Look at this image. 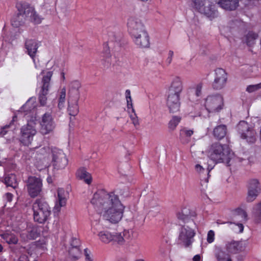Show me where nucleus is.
I'll return each mask as SVG.
<instances>
[{
    "label": "nucleus",
    "mask_w": 261,
    "mask_h": 261,
    "mask_svg": "<svg viewBox=\"0 0 261 261\" xmlns=\"http://www.w3.org/2000/svg\"><path fill=\"white\" fill-rule=\"evenodd\" d=\"M196 225L193 221H189L182 225L179 230L178 241L186 247L189 246L194 241L196 234Z\"/></svg>",
    "instance_id": "obj_7"
},
{
    "label": "nucleus",
    "mask_w": 261,
    "mask_h": 261,
    "mask_svg": "<svg viewBox=\"0 0 261 261\" xmlns=\"http://www.w3.org/2000/svg\"><path fill=\"white\" fill-rule=\"evenodd\" d=\"M69 253L73 258L77 259L81 254V250L78 247H72L69 251Z\"/></svg>",
    "instance_id": "obj_47"
},
{
    "label": "nucleus",
    "mask_w": 261,
    "mask_h": 261,
    "mask_svg": "<svg viewBox=\"0 0 261 261\" xmlns=\"http://www.w3.org/2000/svg\"><path fill=\"white\" fill-rule=\"evenodd\" d=\"M239 5V0H221L219 6L226 10H234Z\"/></svg>",
    "instance_id": "obj_28"
},
{
    "label": "nucleus",
    "mask_w": 261,
    "mask_h": 261,
    "mask_svg": "<svg viewBox=\"0 0 261 261\" xmlns=\"http://www.w3.org/2000/svg\"><path fill=\"white\" fill-rule=\"evenodd\" d=\"M49 151V148L48 147H42L40 148L37 151V152H40L41 154L44 155L45 154L48 152Z\"/></svg>",
    "instance_id": "obj_54"
},
{
    "label": "nucleus",
    "mask_w": 261,
    "mask_h": 261,
    "mask_svg": "<svg viewBox=\"0 0 261 261\" xmlns=\"http://www.w3.org/2000/svg\"><path fill=\"white\" fill-rule=\"evenodd\" d=\"M132 233L128 230H124L122 232H113L112 242L113 243L119 245H123L126 240L130 238Z\"/></svg>",
    "instance_id": "obj_22"
},
{
    "label": "nucleus",
    "mask_w": 261,
    "mask_h": 261,
    "mask_svg": "<svg viewBox=\"0 0 261 261\" xmlns=\"http://www.w3.org/2000/svg\"><path fill=\"white\" fill-rule=\"evenodd\" d=\"M53 73L51 71H47L43 76L42 79V86L41 90L44 92L49 91L50 87V82L51 80Z\"/></svg>",
    "instance_id": "obj_32"
},
{
    "label": "nucleus",
    "mask_w": 261,
    "mask_h": 261,
    "mask_svg": "<svg viewBox=\"0 0 261 261\" xmlns=\"http://www.w3.org/2000/svg\"><path fill=\"white\" fill-rule=\"evenodd\" d=\"M193 134V130L184 128L180 130V139L183 143H188L189 141V138Z\"/></svg>",
    "instance_id": "obj_37"
},
{
    "label": "nucleus",
    "mask_w": 261,
    "mask_h": 261,
    "mask_svg": "<svg viewBox=\"0 0 261 261\" xmlns=\"http://www.w3.org/2000/svg\"><path fill=\"white\" fill-rule=\"evenodd\" d=\"M252 215L256 223H261V202L255 205L252 210Z\"/></svg>",
    "instance_id": "obj_38"
},
{
    "label": "nucleus",
    "mask_w": 261,
    "mask_h": 261,
    "mask_svg": "<svg viewBox=\"0 0 261 261\" xmlns=\"http://www.w3.org/2000/svg\"><path fill=\"white\" fill-rule=\"evenodd\" d=\"M158 203L155 199L154 198L152 194H149L145 199V205L147 207H154L157 206Z\"/></svg>",
    "instance_id": "obj_42"
},
{
    "label": "nucleus",
    "mask_w": 261,
    "mask_h": 261,
    "mask_svg": "<svg viewBox=\"0 0 261 261\" xmlns=\"http://www.w3.org/2000/svg\"><path fill=\"white\" fill-rule=\"evenodd\" d=\"M203 87V84L199 83L196 84L193 87L194 94L196 97H199L202 94V89Z\"/></svg>",
    "instance_id": "obj_46"
},
{
    "label": "nucleus",
    "mask_w": 261,
    "mask_h": 261,
    "mask_svg": "<svg viewBox=\"0 0 261 261\" xmlns=\"http://www.w3.org/2000/svg\"><path fill=\"white\" fill-rule=\"evenodd\" d=\"M182 89V79L179 76H175L172 80L168 90V93L180 95Z\"/></svg>",
    "instance_id": "obj_23"
},
{
    "label": "nucleus",
    "mask_w": 261,
    "mask_h": 261,
    "mask_svg": "<svg viewBox=\"0 0 261 261\" xmlns=\"http://www.w3.org/2000/svg\"><path fill=\"white\" fill-rule=\"evenodd\" d=\"M53 166L57 170L64 169L68 164V160L62 150L54 148L52 150Z\"/></svg>",
    "instance_id": "obj_14"
},
{
    "label": "nucleus",
    "mask_w": 261,
    "mask_h": 261,
    "mask_svg": "<svg viewBox=\"0 0 261 261\" xmlns=\"http://www.w3.org/2000/svg\"><path fill=\"white\" fill-rule=\"evenodd\" d=\"M81 84L78 80L71 81L68 86V98L79 99Z\"/></svg>",
    "instance_id": "obj_20"
},
{
    "label": "nucleus",
    "mask_w": 261,
    "mask_h": 261,
    "mask_svg": "<svg viewBox=\"0 0 261 261\" xmlns=\"http://www.w3.org/2000/svg\"><path fill=\"white\" fill-rule=\"evenodd\" d=\"M19 118H20V116ZM19 120L20 119H18L17 116H14L9 124L5 125L2 128L0 132V135L3 137L5 136L8 132L10 130L13 131L17 129L20 125Z\"/></svg>",
    "instance_id": "obj_27"
},
{
    "label": "nucleus",
    "mask_w": 261,
    "mask_h": 261,
    "mask_svg": "<svg viewBox=\"0 0 261 261\" xmlns=\"http://www.w3.org/2000/svg\"><path fill=\"white\" fill-rule=\"evenodd\" d=\"M18 13L14 15L11 19V24L16 28L22 25L28 19L35 23H40L41 17L36 13L34 8L27 3L19 2L16 5Z\"/></svg>",
    "instance_id": "obj_4"
},
{
    "label": "nucleus",
    "mask_w": 261,
    "mask_h": 261,
    "mask_svg": "<svg viewBox=\"0 0 261 261\" xmlns=\"http://www.w3.org/2000/svg\"><path fill=\"white\" fill-rule=\"evenodd\" d=\"M130 118L132 121L133 124L135 126H137L139 125V121L138 118L135 112L133 114L130 115Z\"/></svg>",
    "instance_id": "obj_52"
},
{
    "label": "nucleus",
    "mask_w": 261,
    "mask_h": 261,
    "mask_svg": "<svg viewBox=\"0 0 261 261\" xmlns=\"http://www.w3.org/2000/svg\"><path fill=\"white\" fill-rule=\"evenodd\" d=\"M180 120V117L177 116H173L168 123V128L171 130H174Z\"/></svg>",
    "instance_id": "obj_43"
},
{
    "label": "nucleus",
    "mask_w": 261,
    "mask_h": 261,
    "mask_svg": "<svg viewBox=\"0 0 261 261\" xmlns=\"http://www.w3.org/2000/svg\"><path fill=\"white\" fill-rule=\"evenodd\" d=\"M40 231L37 227H29L26 230H23L21 232L20 237L24 241L34 240L39 237Z\"/></svg>",
    "instance_id": "obj_25"
},
{
    "label": "nucleus",
    "mask_w": 261,
    "mask_h": 261,
    "mask_svg": "<svg viewBox=\"0 0 261 261\" xmlns=\"http://www.w3.org/2000/svg\"><path fill=\"white\" fill-rule=\"evenodd\" d=\"M257 35L253 32H249L246 36V43L251 46L254 44L255 40L257 39Z\"/></svg>",
    "instance_id": "obj_44"
},
{
    "label": "nucleus",
    "mask_w": 261,
    "mask_h": 261,
    "mask_svg": "<svg viewBox=\"0 0 261 261\" xmlns=\"http://www.w3.org/2000/svg\"><path fill=\"white\" fill-rule=\"evenodd\" d=\"M66 95V88H62L59 92L58 108L60 110L64 107Z\"/></svg>",
    "instance_id": "obj_39"
},
{
    "label": "nucleus",
    "mask_w": 261,
    "mask_h": 261,
    "mask_svg": "<svg viewBox=\"0 0 261 261\" xmlns=\"http://www.w3.org/2000/svg\"><path fill=\"white\" fill-rule=\"evenodd\" d=\"M68 192L62 188H59L57 190V196L56 198L54 211L59 212L62 207L65 206L68 198Z\"/></svg>",
    "instance_id": "obj_19"
},
{
    "label": "nucleus",
    "mask_w": 261,
    "mask_h": 261,
    "mask_svg": "<svg viewBox=\"0 0 261 261\" xmlns=\"http://www.w3.org/2000/svg\"><path fill=\"white\" fill-rule=\"evenodd\" d=\"M215 77L213 84L215 89L220 90L225 86L227 80L226 71L222 68H217L215 71Z\"/></svg>",
    "instance_id": "obj_16"
},
{
    "label": "nucleus",
    "mask_w": 261,
    "mask_h": 261,
    "mask_svg": "<svg viewBox=\"0 0 261 261\" xmlns=\"http://www.w3.org/2000/svg\"><path fill=\"white\" fill-rule=\"evenodd\" d=\"M40 42L33 39L26 40L25 47L27 50L28 55L32 58H34L38 48L40 46Z\"/></svg>",
    "instance_id": "obj_26"
},
{
    "label": "nucleus",
    "mask_w": 261,
    "mask_h": 261,
    "mask_svg": "<svg viewBox=\"0 0 261 261\" xmlns=\"http://www.w3.org/2000/svg\"><path fill=\"white\" fill-rule=\"evenodd\" d=\"M114 40L116 41H117L119 39L116 38L115 35H113V37H110L109 39V45L110 44L111 42H113Z\"/></svg>",
    "instance_id": "obj_58"
},
{
    "label": "nucleus",
    "mask_w": 261,
    "mask_h": 261,
    "mask_svg": "<svg viewBox=\"0 0 261 261\" xmlns=\"http://www.w3.org/2000/svg\"><path fill=\"white\" fill-rule=\"evenodd\" d=\"M180 95L168 93L167 105L171 113H176L180 108Z\"/></svg>",
    "instance_id": "obj_21"
},
{
    "label": "nucleus",
    "mask_w": 261,
    "mask_h": 261,
    "mask_svg": "<svg viewBox=\"0 0 261 261\" xmlns=\"http://www.w3.org/2000/svg\"><path fill=\"white\" fill-rule=\"evenodd\" d=\"M233 215L234 220H237L240 218V221L242 223L246 222L248 220L246 212L241 208H237L234 212Z\"/></svg>",
    "instance_id": "obj_35"
},
{
    "label": "nucleus",
    "mask_w": 261,
    "mask_h": 261,
    "mask_svg": "<svg viewBox=\"0 0 261 261\" xmlns=\"http://www.w3.org/2000/svg\"><path fill=\"white\" fill-rule=\"evenodd\" d=\"M261 189L259 182L256 179H251L247 183V194L246 201L253 202L260 193Z\"/></svg>",
    "instance_id": "obj_10"
},
{
    "label": "nucleus",
    "mask_w": 261,
    "mask_h": 261,
    "mask_svg": "<svg viewBox=\"0 0 261 261\" xmlns=\"http://www.w3.org/2000/svg\"><path fill=\"white\" fill-rule=\"evenodd\" d=\"M102 54V65L106 69H108L112 64L111 55L109 47L106 46Z\"/></svg>",
    "instance_id": "obj_31"
},
{
    "label": "nucleus",
    "mask_w": 261,
    "mask_h": 261,
    "mask_svg": "<svg viewBox=\"0 0 261 261\" xmlns=\"http://www.w3.org/2000/svg\"><path fill=\"white\" fill-rule=\"evenodd\" d=\"M227 132L226 126L225 125H220L214 129L213 134L215 138L218 139H222L223 138Z\"/></svg>",
    "instance_id": "obj_33"
},
{
    "label": "nucleus",
    "mask_w": 261,
    "mask_h": 261,
    "mask_svg": "<svg viewBox=\"0 0 261 261\" xmlns=\"http://www.w3.org/2000/svg\"><path fill=\"white\" fill-rule=\"evenodd\" d=\"M247 246L246 241L238 242L233 240L227 242L223 248L231 256L232 254L245 250Z\"/></svg>",
    "instance_id": "obj_17"
},
{
    "label": "nucleus",
    "mask_w": 261,
    "mask_h": 261,
    "mask_svg": "<svg viewBox=\"0 0 261 261\" xmlns=\"http://www.w3.org/2000/svg\"><path fill=\"white\" fill-rule=\"evenodd\" d=\"M78 178L83 180L86 184L90 185L92 182V176L85 168H81L77 170L76 173Z\"/></svg>",
    "instance_id": "obj_30"
},
{
    "label": "nucleus",
    "mask_w": 261,
    "mask_h": 261,
    "mask_svg": "<svg viewBox=\"0 0 261 261\" xmlns=\"http://www.w3.org/2000/svg\"><path fill=\"white\" fill-rule=\"evenodd\" d=\"M79 99L68 98V112L70 115L75 116L79 112L78 101Z\"/></svg>",
    "instance_id": "obj_29"
},
{
    "label": "nucleus",
    "mask_w": 261,
    "mask_h": 261,
    "mask_svg": "<svg viewBox=\"0 0 261 261\" xmlns=\"http://www.w3.org/2000/svg\"><path fill=\"white\" fill-rule=\"evenodd\" d=\"M207 154L215 165L218 163H223L229 166L231 160H234V154L229 147L226 144L215 142L207 148Z\"/></svg>",
    "instance_id": "obj_3"
},
{
    "label": "nucleus",
    "mask_w": 261,
    "mask_h": 261,
    "mask_svg": "<svg viewBox=\"0 0 261 261\" xmlns=\"http://www.w3.org/2000/svg\"><path fill=\"white\" fill-rule=\"evenodd\" d=\"M101 225L99 221H95L91 223V229L94 233L98 232L99 240L105 244L112 242L113 232L108 230H100Z\"/></svg>",
    "instance_id": "obj_13"
},
{
    "label": "nucleus",
    "mask_w": 261,
    "mask_h": 261,
    "mask_svg": "<svg viewBox=\"0 0 261 261\" xmlns=\"http://www.w3.org/2000/svg\"><path fill=\"white\" fill-rule=\"evenodd\" d=\"M135 261H145V260L144 259H137Z\"/></svg>",
    "instance_id": "obj_63"
},
{
    "label": "nucleus",
    "mask_w": 261,
    "mask_h": 261,
    "mask_svg": "<svg viewBox=\"0 0 261 261\" xmlns=\"http://www.w3.org/2000/svg\"><path fill=\"white\" fill-rule=\"evenodd\" d=\"M215 233L214 230H209L207 234V242L210 244L212 243L215 240Z\"/></svg>",
    "instance_id": "obj_50"
},
{
    "label": "nucleus",
    "mask_w": 261,
    "mask_h": 261,
    "mask_svg": "<svg viewBox=\"0 0 261 261\" xmlns=\"http://www.w3.org/2000/svg\"><path fill=\"white\" fill-rule=\"evenodd\" d=\"M48 91L44 92L43 90H41L39 96V102L42 106H45L47 103V97L46 95L48 94Z\"/></svg>",
    "instance_id": "obj_45"
},
{
    "label": "nucleus",
    "mask_w": 261,
    "mask_h": 261,
    "mask_svg": "<svg viewBox=\"0 0 261 261\" xmlns=\"http://www.w3.org/2000/svg\"><path fill=\"white\" fill-rule=\"evenodd\" d=\"M1 236L9 244H16L18 242L17 238L11 232L7 231L1 233Z\"/></svg>",
    "instance_id": "obj_34"
},
{
    "label": "nucleus",
    "mask_w": 261,
    "mask_h": 261,
    "mask_svg": "<svg viewBox=\"0 0 261 261\" xmlns=\"http://www.w3.org/2000/svg\"><path fill=\"white\" fill-rule=\"evenodd\" d=\"M42 186V180L40 178L35 176L29 177L27 187L29 194L31 197L37 196L41 191Z\"/></svg>",
    "instance_id": "obj_12"
},
{
    "label": "nucleus",
    "mask_w": 261,
    "mask_h": 261,
    "mask_svg": "<svg viewBox=\"0 0 261 261\" xmlns=\"http://www.w3.org/2000/svg\"><path fill=\"white\" fill-rule=\"evenodd\" d=\"M174 56V52L172 50H169L167 54V57L166 59V63L169 65H170L172 61Z\"/></svg>",
    "instance_id": "obj_51"
},
{
    "label": "nucleus",
    "mask_w": 261,
    "mask_h": 261,
    "mask_svg": "<svg viewBox=\"0 0 261 261\" xmlns=\"http://www.w3.org/2000/svg\"><path fill=\"white\" fill-rule=\"evenodd\" d=\"M85 254H86V260L87 261H92V259L91 257L89 256V255L87 253V250L85 249Z\"/></svg>",
    "instance_id": "obj_60"
},
{
    "label": "nucleus",
    "mask_w": 261,
    "mask_h": 261,
    "mask_svg": "<svg viewBox=\"0 0 261 261\" xmlns=\"http://www.w3.org/2000/svg\"><path fill=\"white\" fill-rule=\"evenodd\" d=\"M231 228L236 233H242L244 230V226L242 223H233Z\"/></svg>",
    "instance_id": "obj_48"
},
{
    "label": "nucleus",
    "mask_w": 261,
    "mask_h": 261,
    "mask_svg": "<svg viewBox=\"0 0 261 261\" xmlns=\"http://www.w3.org/2000/svg\"><path fill=\"white\" fill-rule=\"evenodd\" d=\"M134 43L140 48H148L150 45L149 37L146 30L131 35Z\"/></svg>",
    "instance_id": "obj_15"
},
{
    "label": "nucleus",
    "mask_w": 261,
    "mask_h": 261,
    "mask_svg": "<svg viewBox=\"0 0 261 261\" xmlns=\"http://www.w3.org/2000/svg\"><path fill=\"white\" fill-rule=\"evenodd\" d=\"M125 95L126 99L131 97L130 91L128 89L126 90L125 92Z\"/></svg>",
    "instance_id": "obj_59"
},
{
    "label": "nucleus",
    "mask_w": 261,
    "mask_h": 261,
    "mask_svg": "<svg viewBox=\"0 0 261 261\" xmlns=\"http://www.w3.org/2000/svg\"><path fill=\"white\" fill-rule=\"evenodd\" d=\"M127 28L130 36L146 30L142 21L136 17H131L128 19Z\"/></svg>",
    "instance_id": "obj_18"
},
{
    "label": "nucleus",
    "mask_w": 261,
    "mask_h": 261,
    "mask_svg": "<svg viewBox=\"0 0 261 261\" xmlns=\"http://www.w3.org/2000/svg\"><path fill=\"white\" fill-rule=\"evenodd\" d=\"M3 250V247L0 244V252L2 251Z\"/></svg>",
    "instance_id": "obj_64"
},
{
    "label": "nucleus",
    "mask_w": 261,
    "mask_h": 261,
    "mask_svg": "<svg viewBox=\"0 0 261 261\" xmlns=\"http://www.w3.org/2000/svg\"><path fill=\"white\" fill-rule=\"evenodd\" d=\"M189 210L184 208L177 214V217L178 219L182 221L185 224H187V222L191 221L189 219Z\"/></svg>",
    "instance_id": "obj_41"
},
{
    "label": "nucleus",
    "mask_w": 261,
    "mask_h": 261,
    "mask_svg": "<svg viewBox=\"0 0 261 261\" xmlns=\"http://www.w3.org/2000/svg\"><path fill=\"white\" fill-rule=\"evenodd\" d=\"M5 197L8 201H11L12 199L13 195L10 193H7L6 194Z\"/></svg>",
    "instance_id": "obj_57"
},
{
    "label": "nucleus",
    "mask_w": 261,
    "mask_h": 261,
    "mask_svg": "<svg viewBox=\"0 0 261 261\" xmlns=\"http://www.w3.org/2000/svg\"><path fill=\"white\" fill-rule=\"evenodd\" d=\"M34 219L36 222L43 223L49 217L51 211L48 204L43 200L38 199L33 203Z\"/></svg>",
    "instance_id": "obj_5"
},
{
    "label": "nucleus",
    "mask_w": 261,
    "mask_h": 261,
    "mask_svg": "<svg viewBox=\"0 0 261 261\" xmlns=\"http://www.w3.org/2000/svg\"><path fill=\"white\" fill-rule=\"evenodd\" d=\"M61 79L63 81L65 80V76L64 72H61Z\"/></svg>",
    "instance_id": "obj_62"
},
{
    "label": "nucleus",
    "mask_w": 261,
    "mask_h": 261,
    "mask_svg": "<svg viewBox=\"0 0 261 261\" xmlns=\"http://www.w3.org/2000/svg\"><path fill=\"white\" fill-rule=\"evenodd\" d=\"M4 182L7 186L11 187L13 188H15L17 186L16 176L13 174L6 175Z\"/></svg>",
    "instance_id": "obj_40"
},
{
    "label": "nucleus",
    "mask_w": 261,
    "mask_h": 261,
    "mask_svg": "<svg viewBox=\"0 0 261 261\" xmlns=\"http://www.w3.org/2000/svg\"><path fill=\"white\" fill-rule=\"evenodd\" d=\"M126 102H127V108L128 111L129 112H130L131 111L133 113H134L135 110L133 108L132 97L126 99Z\"/></svg>",
    "instance_id": "obj_53"
},
{
    "label": "nucleus",
    "mask_w": 261,
    "mask_h": 261,
    "mask_svg": "<svg viewBox=\"0 0 261 261\" xmlns=\"http://www.w3.org/2000/svg\"><path fill=\"white\" fill-rule=\"evenodd\" d=\"M214 255L217 261H232L231 255L222 247L215 246Z\"/></svg>",
    "instance_id": "obj_24"
},
{
    "label": "nucleus",
    "mask_w": 261,
    "mask_h": 261,
    "mask_svg": "<svg viewBox=\"0 0 261 261\" xmlns=\"http://www.w3.org/2000/svg\"><path fill=\"white\" fill-rule=\"evenodd\" d=\"M95 209L111 223L119 222L123 216L124 206L114 193L99 190L95 193L91 200Z\"/></svg>",
    "instance_id": "obj_1"
},
{
    "label": "nucleus",
    "mask_w": 261,
    "mask_h": 261,
    "mask_svg": "<svg viewBox=\"0 0 261 261\" xmlns=\"http://www.w3.org/2000/svg\"><path fill=\"white\" fill-rule=\"evenodd\" d=\"M40 126V132L42 135H47L53 132L56 124L50 113L47 112L42 116Z\"/></svg>",
    "instance_id": "obj_11"
},
{
    "label": "nucleus",
    "mask_w": 261,
    "mask_h": 261,
    "mask_svg": "<svg viewBox=\"0 0 261 261\" xmlns=\"http://www.w3.org/2000/svg\"><path fill=\"white\" fill-rule=\"evenodd\" d=\"M214 166L215 165H212L208 163L206 165V168L205 169L200 164H197L195 166V171L199 175L203 174L206 172L208 177L210 176L209 174L210 171L214 168Z\"/></svg>",
    "instance_id": "obj_36"
},
{
    "label": "nucleus",
    "mask_w": 261,
    "mask_h": 261,
    "mask_svg": "<svg viewBox=\"0 0 261 261\" xmlns=\"http://www.w3.org/2000/svg\"><path fill=\"white\" fill-rule=\"evenodd\" d=\"M202 105L209 113L218 112L223 108V98L220 94L209 95L202 100Z\"/></svg>",
    "instance_id": "obj_8"
},
{
    "label": "nucleus",
    "mask_w": 261,
    "mask_h": 261,
    "mask_svg": "<svg viewBox=\"0 0 261 261\" xmlns=\"http://www.w3.org/2000/svg\"><path fill=\"white\" fill-rule=\"evenodd\" d=\"M241 137L250 143H254L257 138L256 133L253 126L245 121H240L238 125Z\"/></svg>",
    "instance_id": "obj_9"
},
{
    "label": "nucleus",
    "mask_w": 261,
    "mask_h": 261,
    "mask_svg": "<svg viewBox=\"0 0 261 261\" xmlns=\"http://www.w3.org/2000/svg\"><path fill=\"white\" fill-rule=\"evenodd\" d=\"M190 5L210 20L218 16V12L215 6L211 5L208 0H192Z\"/></svg>",
    "instance_id": "obj_6"
},
{
    "label": "nucleus",
    "mask_w": 261,
    "mask_h": 261,
    "mask_svg": "<svg viewBox=\"0 0 261 261\" xmlns=\"http://www.w3.org/2000/svg\"><path fill=\"white\" fill-rule=\"evenodd\" d=\"M261 89V83L255 84V85H251L247 86L246 88V91L249 93H252L254 91H257Z\"/></svg>",
    "instance_id": "obj_49"
},
{
    "label": "nucleus",
    "mask_w": 261,
    "mask_h": 261,
    "mask_svg": "<svg viewBox=\"0 0 261 261\" xmlns=\"http://www.w3.org/2000/svg\"><path fill=\"white\" fill-rule=\"evenodd\" d=\"M35 107L34 99L30 98L21 108V112L25 113L27 124L20 128L19 140L25 146H29L32 143L37 133V117L35 114L34 115Z\"/></svg>",
    "instance_id": "obj_2"
},
{
    "label": "nucleus",
    "mask_w": 261,
    "mask_h": 261,
    "mask_svg": "<svg viewBox=\"0 0 261 261\" xmlns=\"http://www.w3.org/2000/svg\"><path fill=\"white\" fill-rule=\"evenodd\" d=\"M19 261H30V259L29 258L28 256L25 255H22L19 259ZM33 261H36L35 260H34Z\"/></svg>",
    "instance_id": "obj_55"
},
{
    "label": "nucleus",
    "mask_w": 261,
    "mask_h": 261,
    "mask_svg": "<svg viewBox=\"0 0 261 261\" xmlns=\"http://www.w3.org/2000/svg\"><path fill=\"white\" fill-rule=\"evenodd\" d=\"M200 256L198 254L194 256L193 260V261H200Z\"/></svg>",
    "instance_id": "obj_61"
},
{
    "label": "nucleus",
    "mask_w": 261,
    "mask_h": 261,
    "mask_svg": "<svg viewBox=\"0 0 261 261\" xmlns=\"http://www.w3.org/2000/svg\"><path fill=\"white\" fill-rule=\"evenodd\" d=\"M79 243V241L78 239H73L71 243V245L72 246V247H74V246L77 247Z\"/></svg>",
    "instance_id": "obj_56"
}]
</instances>
